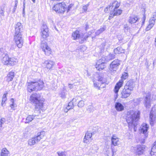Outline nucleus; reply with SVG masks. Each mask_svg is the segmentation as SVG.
Here are the masks:
<instances>
[{
	"instance_id": "nucleus-55",
	"label": "nucleus",
	"mask_w": 156,
	"mask_h": 156,
	"mask_svg": "<svg viewBox=\"0 0 156 156\" xmlns=\"http://www.w3.org/2000/svg\"><path fill=\"white\" fill-rule=\"evenodd\" d=\"M152 19L156 20V12H154L153 13L152 17L150 18Z\"/></svg>"
},
{
	"instance_id": "nucleus-63",
	"label": "nucleus",
	"mask_w": 156,
	"mask_h": 156,
	"mask_svg": "<svg viewBox=\"0 0 156 156\" xmlns=\"http://www.w3.org/2000/svg\"><path fill=\"white\" fill-rule=\"evenodd\" d=\"M145 20H146V16H145L144 15V16L142 18V23L143 24L144 23L145 21Z\"/></svg>"
},
{
	"instance_id": "nucleus-10",
	"label": "nucleus",
	"mask_w": 156,
	"mask_h": 156,
	"mask_svg": "<svg viewBox=\"0 0 156 156\" xmlns=\"http://www.w3.org/2000/svg\"><path fill=\"white\" fill-rule=\"evenodd\" d=\"M41 47L46 55L49 56L51 53V49L48 45L47 43L46 42L42 41Z\"/></svg>"
},
{
	"instance_id": "nucleus-32",
	"label": "nucleus",
	"mask_w": 156,
	"mask_h": 156,
	"mask_svg": "<svg viewBox=\"0 0 156 156\" xmlns=\"http://www.w3.org/2000/svg\"><path fill=\"white\" fill-rule=\"evenodd\" d=\"M124 50L120 47H118L114 50V52L115 54H118L124 52Z\"/></svg>"
},
{
	"instance_id": "nucleus-46",
	"label": "nucleus",
	"mask_w": 156,
	"mask_h": 156,
	"mask_svg": "<svg viewBox=\"0 0 156 156\" xmlns=\"http://www.w3.org/2000/svg\"><path fill=\"white\" fill-rule=\"evenodd\" d=\"M111 149L112 152V156H114L116 154V151L114 149V147L113 146H111Z\"/></svg>"
},
{
	"instance_id": "nucleus-16",
	"label": "nucleus",
	"mask_w": 156,
	"mask_h": 156,
	"mask_svg": "<svg viewBox=\"0 0 156 156\" xmlns=\"http://www.w3.org/2000/svg\"><path fill=\"white\" fill-rule=\"evenodd\" d=\"M92 133L90 131H87L83 139V142L84 143L88 144L91 142L92 140Z\"/></svg>"
},
{
	"instance_id": "nucleus-49",
	"label": "nucleus",
	"mask_w": 156,
	"mask_h": 156,
	"mask_svg": "<svg viewBox=\"0 0 156 156\" xmlns=\"http://www.w3.org/2000/svg\"><path fill=\"white\" fill-rule=\"evenodd\" d=\"M80 97L79 96L76 97L73 99L72 100L71 102H73V104L75 103L77 101L80 100Z\"/></svg>"
},
{
	"instance_id": "nucleus-8",
	"label": "nucleus",
	"mask_w": 156,
	"mask_h": 156,
	"mask_svg": "<svg viewBox=\"0 0 156 156\" xmlns=\"http://www.w3.org/2000/svg\"><path fill=\"white\" fill-rule=\"evenodd\" d=\"M120 64V61L118 59L114 60L110 64L108 67L109 72L112 74L115 73L118 69Z\"/></svg>"
},
{
	"instance_id": "nucleus-47",
	"label": "nucleus",
	"mask_w": 156,
	"mask_h": 156,
	"mask_svg": "<svg viewBox=\"0 0 156 156\" xmlns=\"http://www.w3.org/2000/svg\"><path fill=\"white\" fill-rule=\"evenodd\" d=\"M74 105L73 104V102H70L67 106V107H69V108H70V109H73V108Z\"/></svg>"
},
{
	"instance_id": "nucleus-20",
	"label": "nucleus",
	"mask_w": 156,
	"mask_h": 156,
	"mask_svg": "<svg viewBox=\"0 0 156 156\" xmlns=\"http://www.w3.org/2000/svg\"><path fill=\"white\" fill-rule=\"evenodd\" d=\"M105 80L102 77L100 76L98 78V82L94 81V87L99 88L100 87V85L101 84H103L105 82Z\"/></svg>"
},
{
	"instance_id": "nucleus-9",
	"label": "nucleus",
	"mask_w": 156,
	"mask_h": 156,
	"mask_svg": "<svg viewBox=\"0 0 156 156\" xmlns=\"http://www.w3.org/2000/svg\"><path fill=\"white\" fill-rule=\"evenodd\" d=\"M13 40L19 48H22L23 43V39L22 34H15L13 36Z\"/></svg>"
},
{
	"instance_id": "nucleus-25",
	"label": "nucleus",
	"mask_w": 156,
	"mask_h": 156,
	"mask_svg": "<svg viewBox=\"0 0 156 156\" xmlns=\"http://www.w3.org/2000/svg\"><path fill=\"white\" fill-rule=\"evenodd\" d=\"M134 86V82L133 80H130L126 83L125 87L129 89L131 88H131L132 91H133Z\"/></svg>"
},
{
	"instance_id": "nucleus-39",
	"label": "nucleus",
	"mask_w": 156,
	"mask_h": 156,
	"mask_svg": "<svg viewBox=\"0 0 156 156\" xmlns=\"http://www.w3.org/2000/svg\"><path fill=\"white\" fill-rule=\"evenodd\" d=\"M14 100L13 98H12L11 100V101L12 104L10 105V107L13 110H15V107L16 106V104L14 102Z\"/></svg>"
},
{
	"instance_id": "nucleus-60",
	"label": "nucleus",
	"mask_w": 156,
	"mask_h": 156,
	"mask_svg": "<svg viewBox=\"0 0 156 156\" xmlns=\"http://www.w3.org/2000/svg\"><path fill=\"white\" fill-rule=\"evenodd\" d=\"M75 86V85H73V84H69L68 85V87L70 89H73Z\"/></svg>"
},
{
	"instance_id": "nucleus-17",
	"label": "nucleus",
	"mask_w": 156,
	"mask_h": 156,
	"mask_svg": "<svg viewBox=\"0 0 156 156\" xmlns=\"http://www.w3.org/2000/svg\"><path fill=\"white\" fill-rule=\"evenodd\" d=\"M151 94L148 93L144 100V105L146 108H149L151 107Z\"/></svg>"
},
{
	"instance_id": "nucleus-52",
	"label": "nucleus",
	"mask_w": 156,
	"mask_h": 156,
	"mask_svg": "<svg viewBox=\"0 0 156 156\" xmlns=\"http://www.w3.org/2000/svg\"><path fill=\"white\" fill-rule=\"evenodd\" d=\"M4 7H1L0 9V14L1 15L4 16Z\"/></svg>"
},
{
	"instance_id": "nucleus-5",
	"label": "nucleus",
	"mask_w": 156,
	"mask_h": 156,
	"mask_svg": "<svg viewBox=\"0 0 156 156\" xmlns=\"http://www.w3.org/2000/svg\"><path fill=\"white\" fill-rule=\"evenodd\" d=\"M0 59L3 64L9 66L15 65L18 62L16 58L14 57H10L7 53L2 54L1 56Z\"/></svg>"
},
{
	"instance_id": "nucleus-31",
	"label": "nucleus",
	"mask_w": 156,
	"mask_h": 156,
	"mask_svg": "<svg viewBox=\"0 0 156 156\" xmlns=\"http://www.w3.org/2000/svg\"><path fill=\"white\" fill-rule=\"evenodd\" d=\"M106 29L105 26H103L101 27L95 33L96 35H98L103 32Z\"/></svg>"
},
{
	"instance_id": "nucleus-48",
	"label": "nucleus",
	"mask_w": 156,
	"mask_h": 156,
	"mask_svg": "<svg viewBox=\"0 0 156 156\" xmlns=\"http://www.w3.org/2000/svg\"><path fill=\"white\" fill-rule=\"evenodd\" d=\"M156 20L152 19H150L149 21V24L152 25H153L154 26L155 23V21Z\"/></svg>"
},
{
	"instance_id": "nucleus-23",
	"label": "nucleus",
	"mask_w": 156,
	"mask_h": 156,
	"mask_svg": "<svg viewBox=\"0 0 156 156\" xmlns=\"http://www.w3.org/2000/svg\"><path fill=\"white\" fill-rule=\"evenodd\" d=\"M115 108L117 111L121 112L124 109V107L119 102H116L115 104Z\"/></svg>"
},
{
	"instance_id": "nucleus-1",
	"label": "nucleus",
	"mask_w": 156,
	"mask_h": 156,
	"mask_svg": "<svg viewBox=\"0 0 156 156\" xmlns=\"http://www.w3.org/2000/svg\"><path fill=\"white\" fill-rule=\"evenodd\" d=\"M30 100L34 104L35 114L33 115H29L27 117L25 122L26 123L31 122L34 119L35 116L38 115L41 113L40 110L42 111L45 110L44 105L45 100L39 94L35 93L32 94L30 97Z\"/></svg>"
},
{
	"instance_id": "nucleus-15",
	"label": "nucleus",
	"mask_w": 156,
	"mask_h": 156,
	"mask_svg": "<svg viewBox=\"0 0 156 156\" xmlns=\"http://www.w3.org/2000/svg\"><path fill=\"white\" fill-rule=\"evenodd\" d=\"M145 146L143 145H138L135 149V153L137 155H141L144 153Z\"/></svg>"
},
{
	"instance_id": "nucleus-36",
	"label": "nucleus",
	"mask_w": 156,
	"mask_h": 156,
	"mask_svg": "<svg viewBox=\"0 0 156 156\" xmlns=\"http://www.w3.org/2000/svg\"><path fill=\"white\" fill-rule=\"evenodd\" d=\"M108 61L107 60V58H106V56H103L102 57L101 59H99L97 62H98L99 63H105L106 62Z\"/></svg>"
},
{
	"instance_id": "nucleus-26",
	"label": "nucleus",
	"mask_w": 156,
	"mask_h": 156,
	"mask_svg": "<svg viewBox=\"0 0 156 156\" xmlns=\"http://www.w3.org/2000/svg\"><path fill=\"white\" fill-rule=\"evenodd\" d=\"M137 16H130L129 20V22L131 24L134 23L138 21Z\"/></svg>"
},
{
	"instance_id": "nucleus-59",
	"label": "nucleus",
	"mask_w": 156,
	"mask_h": 156,
	"mask_svg": "<svg viewBox=\"0 0 156 156\" xmlns=\"http://www.w3.org/2000/svg\"><path fill=\"white\" fill-rule=\"evenodd\" d=\"M124 28L125 30H127L130 29V27H129L127 24L124 25Z\"/></svg>"
},
{
	"instance_id": "nucleus-58",
	"label": "nucleus",
	"mask_w": 156,
	"mask_h": 156,
	"mask_svg": "<svg viewBox=\"0 0 156 156\" xmlns=\"http://www.w3.org/2000/svg\"><path fill=\"white\" fill-rule=\"evenodd\" d=\"M136 123H134L133 124H132V125H130V126H132V125H133L134 126V131L136 132V130H137V129H136V124H135Z\"/></svg>"
},
{
	"instance_id": "nucleus-38",
	"label": "nucleus",
	"mask_w": 156,
	"mask_h": 156,
	"mask_svg": "<svg viewBox=\"0 0 156 156\" xmlns=\"http://www.w3.org/2000/svg\"><path fill=\"white\" fill-rule=\"evenodd\" d=\"M57 153L58 156H67V153L65 151H58Z\"/></svg>"
},
{
	"instance_id": "nucleus-64",
	"label": "nucleus",
	"mask_w": 156,
	"mask_h": 156,
	"mask_svg": "<svg viewBox=\"0 0 156 156\" xmlns=\"http://www.w3.org/2000/svg\"><path fill=\"white\" fill-rule=\"evenodd\" d=\"M107 45V44H106V43H104L101 44V47H102V48H105V46Z\"/></svg>"
},
{
	"instance_id": "nucleus-27",
	"label": "nucleus",
	"mask_w": 156,
	"mask_h": 156,
	"mask_svg": "<svg viewBox=\"0 0 156 156\" xmlns=\"http://www.w3.org/2000/svg\"><path fill=\"white\" fill-rule=\"evenodd\" d=\"M9 154V152L6 148H3L1 150L0 156H8Z\"/></svg>"
},
{
	"instance_id": "nucleus-12",
	"label": "nucleus",
	"mask_w": 156,
	"mask_h": 156,
	"mask_svg": "<svg viewBox=\"0 0 156 156\" xmlns=\"http://www.w3.org/2000/svg\"><path fill=\"white\" fill-rule=\"evenodd\" d=\"M132 91L131 88H130L129 89L125 87L121 92V98H127L131 94Z\"/></svg>"
},
{
	"instance_id": "nucleus-6",
	"label": "nucleus",
	"mask_w": 156,
	"mask_h": 156,
	"mask_svg": "<svg viewBox=\"0 0 156 156\" xmlns=\"http://www.w3.org/2000/svg\"><path fill=\"white\" fill-rule=\"evenodd\" d=\"M128 77V74L124 73L121 77V79L119 80V82L116 84L114 89V91L115 94V98L116 99L118 96V93L119 89L122 86L123 83V80L126 79Z\"/></svg>"
},
{
	"instance_id": "nucleus-53",
	"label": "nucleus",
	"mask_w": 156,
	"mask_h": 156,
	"mask_svg": "<svg viewBox=\"0 0 156 156\" xmlns=\"http://www.w3.org/2000/svg\"><path fill=\"white\" fill-rule=\"evenodd\" d=\"M5 122V119L4 118H2L0 120V127H2V124H3Z\"/></svg>"
},
{
	"instance_id": "nucleus-42",
	"label": "nucleus",
	"mask_w": 156,
	"mask_h": 156,
	"mask_svg": "<svg viewBox=\"0 0 156 156\" xmlns=\"http://www.w3.org/2000/svg\"><path fill=\"white\" fill-rule=\"evenodd\" d=\"M154 153H156V145L154 144V145L152 148L151 155L154 154Z\"/></svg>"
},
{
	"instance_id": "nucleus-37",
	"label": "nucleus",
	"mask_w": 156,
	"mask_h": 156,
	"mask_svg": "<svg viewBox=\"0 0 156 156\" xmlns=\"http://www.w3.org/2000/svg\"><path fill=\"white\" fill-rule=\"evenodd\" d=\"M115 55L113 54H110L107 57V61H109L112 59H113L115 58Z\"/></svg>"
},
{
	"instance_id": "nucleus-62",
	"label": "nucleus",
	"mask_w": 156,
	"mask_h": 156,
	"mask_svg": "<svg viewBox=\"0 0 156 156\" xmlns=\"http://www.w3.org/2000/svg\"><path fill=\"white\" fill-rule=\"evenodd\" d=\"M69 110H70V108H69V107H66V108H64V112L66 113Z\"/></svg>"
},
{
	"instance_id": "nucleus-35",
	"label": "nucleus",
	"mask_w": 156,
	"mask_h": 156,
	"mask_svg": "<svg viewBox=\"0 0 156 156\" xmlns=\"http://www.w3.org/2000/svg\"><path fill=\"white\" fill-rule=\"evenodd\" d=\"M7 94H4L3 96L2 102V106H4L5 105V101L7 100Z\"/></svg>"
},
{
	"instance_id": "nucleus-56",
	"label": "nucleus",
	"mask_w": 156,
	"mask_h": 156,
	"mask_svg": "<svg viewBox=\"0 0 156 156\" xmlns=\"http://www.w3.org/2000/svg\"><path fill=\"white\" fill-rule=\"evenodd\" d=\"M0 51L2 53H3V54H4V53H7L6 52V51L5 50V48H0Z\"/></svg>"
},
{
	"instance_id": "nucleus-22",
	"label": "nucleus",
	"mask_w": 156,
	"mask_h": 156,
	"mask_svg": "<svg viewBox=\"0 0 156 156\" xmlns=\"http://www.w3.org/2000/svg\"><path fill=\"white\" fill-rule=\"evenodd\" d=\"M149 128V126L145 123L142 124L140 127V130L141 133L144 134H145L147 132Z\"/></svg>"
},
{
	"instance_id": "nucleus-14",
	"label": "nucleus",
	"mask_w": 156,
	"mask_h": 156,
	"mask_svg": "<svg viewBox=\"0 0 156 156\" xmlns=\"http://www.w3.org/2000/svg\"><path fill=\"white\" fill-rule=\"evenodd\" d=\"M119 139L115 135L113 134L111 138V145L113 146L119 145Z\"/></svg>"
},
{
	"instance_id": "nucleus-54",
	"label": "nucleus",
	"mask_w": 156,
	"mask_h": 156,
	"mask_svg": "<svg viewBox=\"0 0 156 156\" xmlns=\"http://www.w3.org/2000/svg\"><path fill=\"white\" fill-rule=\"evenodd\" d=\"M25 0H24L23 2V16H24V15H25Z\"/></svg>"
},
{
	"instance_id": "nucleus-18",
	"label": "nucleus",
	"mask_w": 156,
	"mask_h": 156,
	"mask_svg": "<svg viewBox=\"0 0 156 156\" xmlns=\"http://www.w3.org/2000/svg\"><path fill=\"white\" fill-rule=\"evenodd\" d=\"M120 5V3L117 1H115L111 3L109 5L110 10H112L118 8Z\"/></svg>"
},
{
	"instance_id": "nucleus-13",
	"label": "nucleus",
	"mask_w": 156,
	"mask_h": 156,
	"mask_svg": "<svg viewBox=\"0 0 156 156\" xmlns=\"http://www.w3.org/2000/svg\"><path fill=\"white\" fill-rule=\"evenodd\" d=\"M43 66L48 71L51 70L55 65V62L51 60L45 61L43 63Z\"/></svg>"
},
{
	"instance_id": "nucleus-2",
	"label": "nucleus",
	"mask_w": 156,
	"mask_h": 156,
	"mask_svg": "<svg viewBox=\"0 0 156 156\" xmlns=\"http://www.w3.org/2000/svg\"><path fill=\"white\" fill-rule=\"evenodd\" d=\"M140 114V112L137 110H130L126 112V119L129 126L139 119Z\"/></svg>"
},
{
	"instance_id": "nucleus-34",
	"label": "nucleus",
	"mask_w": 156,
	"mask_h": 156,
	"mask_svg": "<svg viewBox=\"0 0 156 156\" xmlns=\"http://www.w3.org/2000/svg\"><path fill=\"white\" fill-rule=\"evenodd\" d=\"M154 120V115L153 114L152 111H151L150 112V123L151 125H153Z\"/></svg>"
},
{
	"instance_id": "nucleus-11",
	"label": "nucleus",
	"mask_w": 156,
	"mask_h": 156,
	"mask_svg": "<svg viewBox=\"0 0 156 156\" xmlns=\"http://www.w3.org/2000/svg\"><path fill=\"white\" fill-rule=\"evenodd\" d=\"M41 35L44 39L48 37L49 36V30L47 26L43 25L41 29Z\"/></svg>"
},
{
	"instance_id": "nucleus-50",
	"label": "nucleus",
	"mask_w": 156,
	"mask_h": 156,
	"mask_svg": "<svg viewBox=\"0 0 156 156\" xmlns=\"http://www.w3.org/2000/svg\"><path fill=\"white\" fill-rule=\"evenodd\" d=\"M153 26V25H152L149 24L146 28V31H147L150 30Z\"/></svg>"
},
{
	"instance_id": "nucleus-41",
	"label": "nucleus",
	"mask_w": 156,
	"mask_h": 156,
	"mask_svg": "<svg viewBox=\"0 0 156 156\" xmlns=\"http://www.w3.org/2000/svg\"><path fill=\"white\" fill-rule=\"evenodd\" d=\"M105 151L106 152V154H108V156L110 153V150L109 148V147L108 146H106L104 149Z\"/></svg>"
},
{
	"instance_id": "nucleus-51",
	"label": "nucleus",
	"mask_w": 156,
	"mask_h": 156,
	"mask_svg": "<svg viewBox=\"0 0 156 156\" xmlns=\"http://www.w3.org/2000/svg\"><path fill=\"white\" fill-rule=\"evenodd\" d=\"M18 3V0H15L14 2L15 5L13 7V12H14L16 9Z\"/></svg>"
},
{
	"instance_id": "nucleus-61",
	"label": "nucleus",
	"mask_w": 156,
	"mask_h": 156,
	"mask_svg": "<svg viewBox=\"0 0 156 156\" xmlns=\"http://www.w3.org/2000/svg\"><path fill=\"white\" fill-rule=\"evenodd\" d=\"M108 10L111 11V12L112 11V10H110L109 9V6H108L107 7H106L105 9V11L106 12H108Z\"/></svg>"
},
{
	"instance_id": "nucleus-44",
	"label": "nucleus",
	"mask_w": 156,
	"mask_h": 156,
	"mask_svg": "<svg viewBox=\"0 0 156 156\" xmlns=\"http://www.w3.org/2000/svg\"><path fill=\"white\" fill-rule=\"evenodd\" d=\"M88 5H89L88 4H87V5H86L83 6V7H82V11H83L82 12H87V10Z\"/></svg>"
},
{
	"instance_id": "nucleus-24",
	"label": "nucleus",
	"mask_w": 156,
	"mask_h": 156,
	"mask_svg": "<svg viewBox=\"0 0 156 156\" xmlns=\"http://www.w3.org/2000/svg\"><path fill=\"white\" fill-rule=\"evenodd\" d=\"M122 10L120 9H115L112 10V11H111L110 12L111 16H112V15L113 16H117L120 15L122 13Z\"/></svg>"
},
{
	"instance_id": "nucleus-29",
	"label": "nucleus",
	"mask_w": 156,
	"mask_h": 156,
	"mask_svg": "<svg viewBox=\"0 0 156 156\" xmlns=\"http://www.w3.org/2000/svg\"><path fill=\"white\" fill-rule=\"evenodd\" d=\"M14 72H10L7 76V80L8 82H10L12 80L14 76Z\"/></svg>"
},
{
	"instance_id": "nucleus-33",
	"label": "nucleus",
	"mask_w": 156,
	"mask_h": 156,
	"mask_svg": "<svg viewBox=\"0 0 156 156\" xmlns=\"http://www.w3.org/2000/svg\"><path fill=\"white\" fill-rule=\"evenodd\" d=\"M98 149V147L95 144L92 145L90 149V150L92 153L97 152Z\"/></svg>"
},
{
	"instance_id": "nucleus-19",
	"label": "nucleus",
	"mask_w": 156,
	"mask_h": 156,
	"mask_svg": "<svg viewBox=\"0 0 156 156\" xmlns=\"http://www.w3.org/2000/svg\"><path fill=\"white\" fill-rule=\"evenodd\" d=\"M15 34H21V31L23 30V26L20 23H17L15 25Z\"/></svg>"
},
{
	"instance_id": "nucleus-21",
	"label": "nucleus",
	"mask_w": 156,
	"mask_h": 156,
	"mask_svg": "<svg viewBox=\"0 0 156 156\" xmlns=\"http://www.w3.org/2000/svg\"><path fill=\"white\" fill-rule=\"evenodd\" d=\"M45 134V132L44 131H42L38 133L37 136L34 137L37 143L39 142L41 139L44 137Z\"/></svg>"
},
{
	"instance_id": "nucleus-40",
	"label": "nucleus",
	"mask_w": 156,
	"mask_h": 156,
	"mask_svg": "<svg viewBox=\"0 0 156 156\" xmlns=\"http://www.w3.org/2000/svg\"><path fill=\"white\" fill-rule=\"evenodd\" d=\"M73 4H70L67 7L66 6V11H67V12H69L72 9L73 7Z\"/></svg>"
},
{
	"instance_id": "nucleus-43",
	"label": "nucleus",
	"mask_w": 156,
	"mask_h": 156,
	"mask_svg": "<svg viewBox=\"0 0 156 156\" xmlns=\"http://www.w3.org/2000/svg\"><path fill=\"white\" fill-rule=\"evenodd\" d=\"M141 101V98H137L133 100V102L135 104V105H138L139 103H140Z\"/></svg>"
},
{
	"instance_id": "nucleus-7",
	"label": "nucleus",
	"mask_w": 156,
	"mask_h": 156,
	"mask_svg": "<svg viewBox=\"0 0 156 156\" xmlns=\"http://www.w3.org/2000/svg\"><path fill=\"white\" fill-rule=\"evenodd\" d=\"M52 9L56 13H63L66 9V5L64 2L58 3L54 5Z\"/></svg>"
},
{
	"instance_id": "nucleus-57",
	"label": "nucleus",
	"mask_w": 156,
	"mask_h": 156,
	"mask_svg": "<svg viewBox=\"0 0 156 156\" xmlns=\"http://www.w3.org/2000/svg\"><path fill=\"white\" fill-rule=\"evenodd\" d=\"M87 110L89 111L90 112H92L94 110V108L92 106H90L88 108Z\"/></svg>"
},
{
	"instance_id": "nucleus-30",
	"label": "nucleus",
	"mask_w": 156,
	"mask_h": 156,
	"mask_svg": "<svg viewBox=\"0 0 156 156\" xmlns=\"http://www.w3.org/2000/svg\"><path fill=\"white\" fill-rule=\"evenodd\" d=\"M36 143H37V142L34 137L30 138L28 141V145L31 146L34 145Z\"/></svg>"
},
{
	"instance_id": "nucleus-28",
	"label": "nucleus",
	"mask_w": 156,
	"mask_h": 156,
	"mask_svg": "<svg viewBox=\"0 0 156 156\" xmlns=\"http://www.w3.org/2000/svg\"><path fill=\"white\" fill-rule=\"evenodd\" d=\"M104 63H98V62H97L96 65H95L96 68L99 71H101L105 67V66L104 65Z\"/></svg>"
},
{
	"instance_id": "nucleus-4",
	"label": "nucleus",
	"mask_w": 156,
	"mask_h": 156,
	"mask_svg": "<svg viewBox=\"0 0 156 156\" xmlns=\"http://www.w3.org/2000/svg\"><path fill=\"white\" fill-rule=\"evenodd\" d=\"M26 84L27 90L29 92H31L34 91L41 90L44 87V83L43 81L41 80L27 82Z\"/></svg>"
},
{
	"instance_id": "nucleus-45",
	"label": "nucleus",
	"mask_w": 156,
	"mask_h": 156,
	"mask_svg": "<svg viewBox=\"0 0 156 156\" xmlns=\"http://www.w3.org/2000/svg\"><path fill=\"white\" fill-rule=\"evenodd\" d=\"M84 101L83 100H80L79 102L78 106L79 107H82L84 106Z\"/></svg>"
},
{
	"instance_id": "nucleus-3",
	"label": "nucleus",
	"mask_w": 156,
	"mask_h": 156,
	"mask_svg": "<svg viewBox=\"0 0 156 156\" xmlns=\"http://www.w3.org/2000/svg\"><path fill=\"white\" fill-rule=\"evenodd\" d=\"M94 30L89 31L88 33H85L83 34L81 33L79 31L76 30L73 32L72 35V38L74 40L78 41L80 43H83L92 33H94Z\"/></svg>"
}]
</instances>
